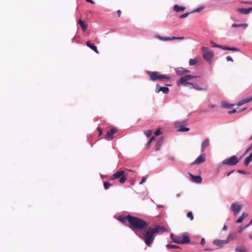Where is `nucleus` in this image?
<instances>
[{"label":"nucleus","instance_id":"f257e3e1","mask_svg":"<svg viewBox=\"0 0 252 252\" xmlns=\"http://www.w3.org/2000/svg\"><path fill=\"white\" fill-rule=\"evenodd\" d=\"M165 228L160 225H156L154 227H149L146 230H143L139 235V237L142 239L145 243L150 246L154 240V235L160 232H163Z\"/></svg>","mask_w":252,"mask_h":252},{"label":"nucleus","instance_id":"f03ea898","mask_svg":"<svg viewBox=\"0 0 252 252\" xmlns=\"http://www.w3.org/2000/svg\"><path fill=\"white\" fill-rule=\"evenodd\" d=\"M148 225V223L139 218L132 216L129 217L128 226L135 233H137L138 230L147 227Z\"/></svg>","mask_w":252,"mask_h":252},{"label":"nucleus","instance_id":"7ed1b4c3","mask_svg":"<svg viewBox=\"0 0 252 252\" xmlns=\"http://www.w3.org/2000/svg\"><path fill=\"white\" fill-rule=\"evenodd\" d=\"M197 77L196 76H193L191 75H186L184 76L181 77L180 80H177L176 82L177 85L178 86H181L182 85L186 86L187 85H191V88H193L198 91H205L206 90V88H202L199 87L196 84H192L191 83H189L188 81L191 80V79Z\"/></svg>","mask_w":252,"mask_h":252},{"label":"nucleus","instance_id":"20e7f679","mask_svg":"<svg viewBox=\"0 0 252 252\" xmlns=\"http://www.w3.org/2000/svg\"><path fill=\"white\" fill-rule=\"evenodd\" d=\"M128 174L125 170L120 169L116 172L111 178V180H114L119 179V182L121 184L124 183L127 179Z\"/></svg>","mask_w":252,"mask_h":252},{"label":"nucleus","instance_id":"39448f33","mask_svg":"<svg viewBox=\"0 0 252 252\" xmlns=\"http://www.w3.org/2000/svg\"><path fill=\"white\" fill-rule=\"evenodd\" d=\"M147 73L150 76L151 80L153 81L159 80L160 81H167L171 79V77L165 75L160 74L156 71H148Z\"/></svg>","mask_w":252,"mask_h":252},{"label":"nucleus","instance_id":"423d86ee","mask_svg":"<svg viewBox=\"0 0 252 252\" xmlns=\"http://www.w3.org/2000/svg\"><path fill=\"white\" fill-rule=\"evenodd\" d=\"M239 162V159L236 156H232L229 158L224 159L222 161L223 165L234 166L236 165Z\"/></svg>","mask_w":252,"mask_h":252},{"label":"nucleus","instance_id":"0eeeda50","mask_svg":"<svg viewBox=\"0 0 252 252\" xmlns=\"http://www.w3.org/2000/svg\"><path fill=\"white\" fill-rule=\"evenodd\" d=\"M203 58L209 63H211V59L213 56V52L212 50H209L207 47H202Z\"/></svg>","mask_w":252,"mask_h":252},{"label":"nucleus","instance_id":"6e6552de","mask_svg":"<svg viewBox=\"0 0 252 252\" xmlns=\"http://www.w3.org/2000/svg\"><path fill=\"white\" fill-rule=\"evenodd\" d=\"M155 37L160 39L161 40L163 41H167V40H172L175 39H183L184 37H175V36H171V37H162L159 35L156 34L155 35Z\"/></svg>","mask_w":252,"mask_h":252},{"label":"nucleus","instance_id":"1a4fd4ad","mask_svg":"<svg viewBox=\"0 0 252 252\" xmlns=\"http://www.w3.org/2000/svg\"><path fill=\"white\" fill-rule=\"evenodd\" d=\"M252 151V152L250 154V155L249 156V157H248L244 161V165L245 166H248L249 164V163L251 161V160H252V144H251V145L247 149V150H246L244 154H247L249 151Z\"/></svg>","mask_w":252,"mask_h":252},{"label":"nucleus","instance_id":"9d476101","mask_svg":"<svg viewBox=\"0 0 252 252\" xmlns=\"http://www.w3.org/2000/svg\"><path fill=\"white\" fill-rule=\"evenodd\" d=\"M242 206L237 203H233L230 206V209L233 211V214H238L242 209Z\"/></svg>","mask_w":252,"mask_h":252},{"label":"nucleus","instance_id":"9b49d317","mask_svg":"<svg viewBox=\"0 0 252 252\" xmlns=\"http://www.w3.org/2000/svg\"><path fill=\"white\" fill-rule=\"evenodd\" d=\"M155 91L157 93H158L159 92H162L163 93L166 94H167L169 89L168 87H160L158 84H157L156 86Z\"/></svg>","mask_w":252,"mask_h":252},{"label":"nucleus","instance_id":"f8f14e48","mask_svg":"<svg viewBox=\"0 0 252 252\" xmlns=\"http://www.w3.org/2000/svg\"><path fill=\"white\" fill-rule=\"evenodd\" d=\"M175 127L179 132H186L189 130V128L183 127L181 123L178 122L175 124Z\"/></svg>","mask_w":252,"mask_h":252},{"label":"nucleus","instance_id":"ddd939ff","mask_svg":"<svg viewBox=\"0 0 252 252\" xmlns=\"http://www.w3.org/2000/svg\"><path fill=\"white\" fill-rule=\"evenodd\" d=\"M117 131V129L115 127H112L109 131H108L105 135V138L107 139L111 140L113 138V134Z\"/></svg>","mask_w":252,"mask_h":252},{"label":"nucleus","instance_id":"4468645a","mask_svg":"<svg viewBox=\"0 0 252 252\" xmlns=\"http://www.w3.org/2000/svg\"><path fill=\"white\" fill-rule=\"evenodd\" d=\"M205 161V154L204 153L200 155L192 163V164H199Z\"/></svg>","mask_w":252,"mask_h":252},{"label":"nucleus","instance_id":"2eb2a0df","mask_svg":"<svg viewBox=\"0 0 252 252\" xmlns=\"http://www.w3.org/2000/svg\"><path fill=\"white\" fill-rule=\"evenodd\" d=\"M227 243H228V240H226V239L223 240L217 239V240H215L213 241V244L214 245L218 246L220 247H223V246L227 244Z\"/></svg>","mask_w":252,"mask_h":252},{"label":"nucleus","instance_id":"dca6fc26","mask_svg":"<svg viewBox=\"0 0 252 252\" xmlns=\"http://www.w3.org/2000/svg\"><path fill=\"white\" fill-rule=\"evenodd\" d=\"M189 175L190 177L191 180L194 183H200L202 181V178L200 176H194L191 173H189Z\"/></svg>","mask_w":252,"mask_h":252},{"label":"nucleus","instance_id":"f3484780","mask_svg":"<svg viewBox=\"0 0 252 252\" xmlns=\"http://www.w3.org/2000/svg\"><path fill=\"white\" fill-rule=\"evenodd\" d=\"M252 10V7L249 8H238L237 10L238 12L244 15H247L249 14Z\"/></svg>","mask_w":252,"mask_h":252},{"label":"nucleus","instance_id":"a211bd4d","mask_svg":"<svg viewBox=\"0 0 252 252\" xmlns=\"http://www.w3.org/2000/svg\"><path fill=\"white\" fill-rule=\"evenodd\" d=\"M210 145V140L209 139H206L201 144V152H203L205 149Z\"/></svg>","mask_w":252,"mask_h":252},{"label":"nucleus","instance_id":"6ab92c4d","mask_svg":"<svg viewBox=\"0 0 252 252\" xmlns=\"http://www.w3.org/2000/svg\"><path fill=\"white\" fill-rule=\"evenodd\" d=\"M77 23L80 26L83 32H85L87 28H88V25L87 24L85 23L84 21L81 20V19H79Z\"/></svg>","mask_w":252,"mask_h":252},{"label":"nucleus","instance_id":"aec40b11","mask_svg":"<svg viewBox=\"0 0 252 252\" xmlns=\"http://www.w3.org/2000/svg\"><path fill=\"white\" fill-rule=\"evenodd\" d=\"M170 236L174 242L177 244H181V237L175 235L173 234H171Z\"/></svg>","mask_w":252,"mask_h":252},{"label":"nucleus","instance_id":"412c9836","mask_svg":"<svg viewBox=\"0 0 252 252\" xmlns=\"http://www.w3.org/2000/svg\"><path fill=\"white\" fill-rule=\"evenodd\" d=\"M163 142V138H160L158 139L156 143V151H158L160 149V147H161Z\"/></svg>","mask_w":252,"mask_h":252},{"label":"nucleus","instance_id":"4be33fe9","mask_svg":"<svg viewBox=\"0 0 252 252\" xmlns=\"http://www.w3.org/2000/svg\"><path fill=\"white\" fill-rule=\"evenodd\" d=\"M86 45L88 47H90L93 51H94L96 53H98V51L96 47L93 44H92L90 41H88L86 42Z\"/></svg>","mask_w":252,"mask_h":252},{"label":"nucleus","instance_id":"5701e85b","mask_svg":"<svg viewBox=\"0 0 252 252\" xmlns=\"http://www.w3.org/2000/svg\"><path fill=\"white\" fill-rule=\"evenodd\" d=\"M131 216L130 215H127V216H119L118 218V220L121 221L123 223H125L127 220L128 221V222L129 223V217Z\"/></svg>","mask_w":252,"mask_h":252},{"label":"nucleus","instance_id":"b1692460","mask_svg":"<svg viewBox=\"0 0 252 252\" xmlns=\"http://www.w3.org/2000/svg\"><path fill=\"white\" fill-rule=\"evenodd\" d=\"M181 244H187L189 242L190 239L188 236L183 235L181 237Z\"/></svg>","mask_w":252,"mask_h":252},{"label":"nucleus","instance_id":"393cba45","mask_svg":"<svg viewBox=\"0 0 252 252\" xmlns=\"http://www.w3.org/2000/svg\"><path fill=\"white\" fill-rule=\"evenodd\" d=\"M237 238V234L236 233H230L228 236L226 240H228V242L231 240H235Z\"/></svg>","mask_w":252,"mask_h":252},{"label":"nucleus","instance_id":"a878e982","mask_svg":"<svg viewBox=\"0 0 252 252\" xmlns=\"http://www.w3.org/2000/svg\"><path fill=\"white\" fill-rule=\"evenodd\" d=\"M185 9V7L184 6H180L178 5H175L173 7V10L175 12H181V11H184Z\"/></svg>","mask_w":252,"mask_h":252},{"label":"nucleus","instance_id":"bb28decb","mask_svg":"<svg viewBox=\"0 0 252 252\" xmlns=\"http://www.w3.org/2000/svg\"><path fill=\"white\" fill-rule=\"evenodd\" d=\"M199 61V58H196L194 59H190L189 61V64L190 65H196Z\"/></svg>","mask_w":252,"mask_h":252},{"label":"nucleus","instance_id":"cd10ccee","mask_svg":"<svg viewBox=\"0 0 252 252\" xmlns=\"http://www.w3.org/2000/svg\"><path fill=\"white\" fill-rule=\"evenodd\" d=\"M232 27L233 28H239V27H241V28H243V29H246L248 27V25L247 24H245V23L239 24H233L232 25Z\"/></svg>","mask_w":252,"mask_h":252},{"label":"nucleus","instance_id":"c85d7f7f","mask_svg":"<svg viewBox=\"0 0 252 252\" xmlns=\"http://www.w3.org/2000/svg\"><path fill=\"white\" fill-rule=\"evenodd\" d=\"M175 72L178 75H183L184 74V68L178 67L175 69Z\"/></svg>","mask_w":252,"mask_h":252},{"label":"nucleus","instance_id":"c756f323","mask_svg":"<svg viewBox=\"0 0 252 252\" xmlns=\"http://www.w3.org/2000/svg\"><path fill=\"white\" fill-rule=\"evenodd\" d=\"M248 215L246 213H243L242 215L236 220V222L241 223L243 220L248 216Z\"/></svg>","mask_w":252,"mask_h":252},{"label":"nucleus","instance_id":"7c9ffc66","mask_svg":"<svg viewBox=\"0 0 252 252\" xmlns=\"http://www.w3.org/2000/svg\"><path fill=\"white\" fill-rule=\"evenodd\" d=\"M223 49L225 50L233 51H238L239 50L235 47H231L229 46H223Z\"/></svg>","mask_w":252,"mask_h":252},{"label":"nucleus","instance_id":"2f4dec72","mask_svg":"<svg viewBox=\"0 0 252 252\" xmlns=\"http://www.w3.org/2000/svg\"><path fill=\"white\" fill-rule=\"evenodd\" d=\"M236 252H246V249L243 246L238 247L236 248Z\"/></svg>","mask_w":252,"mask_h":252},{"label":"nucleus","instance_id":"473e14b6","mask_svg":"<svg viewBox=\"0 0 252 252\" xmlns=\"http://www.w3.org/2000/svg\"><path fill=\"white\" fill-rule=\"evenodd\" d=\"M197 11V10H193L190 12H188V13H186L185 14H183L181 15L180 16L179 18L180 19H183V18H186L187 17H188L190 13H193V12H196Z\"/></svg>","mask_w":252,"mask_h":252},{"label":"nucleus","instance_id":"72a5a7b5","mask_svg":"<svg viewBox=\"0 0 252 252\" xmlns=\"http://www.w3.org/2000/svg\"><path fill=\"white\" fill-rule=\"evenodd\" d=\"M166 247L168 249H180V247L178 246L174 245H171V244H168L166 245Z\"/></svg>","mask_w":252,"mask_h":252},{"label":"nucleus","instance_id":"f704fd0d","mask_svg":"<svg viewBox=\"0 0 252 252\" xmlns=\"http://www.w3.org/2000/svg\"><path fill=\"white\" fill-rule=\"evenodd\" d=\"M144 134L146 135L147 137H149L151 136L152 133V130H147L144 131Z\"/></svg>","mask_w":252,"mask_h":252},{"label":"nucleus","instance_id":"c9c22d12","mask_svg":"<svg viewBox=\"0 0 252 252\" xmlns=\"http://www.w3.org/2000/svg\"><path fill=\"white\" fill-rule=\"evenodd\" d=\"M187 217L189 218L191 220H192L194 219L192 212H189L187 214Z\"/></svg>","mask_w":252,"mask_h":252},{"label":"nucleus","instance_id":"e433bc0d","mask_svg":"<svg viewBox=\"0 0 252 252\" xmlns=\"http://www.w3.org/2000/svg\"><path fill=\"white\" fill-rule=\"evenodd\" d=\"M111 184L108 182H105L103 183L104 188L105 189H108L111 186Z\"/></svg>","mask_w":252,"mask_h":252},{"label":"nucleus","instance_id":"4c0bfd02","mask_svg":"<svg viewBox=\"0 0 252 252\" xmlns=\"http://www.w3.org/2000/svg\"><path fill=\"white\" fill-rule=\"evenodd\" d=\"M243 100H244L245 104L246 103L250 102V101H251L252 100V97L251 96L249 97L245 98L243 99Z\"/></svg>","mask_w":252,"mask_h":252},{"label":"nucleus","instance_id":"58836bf2","mask_svg":"<svg viewBox=\"0 0 252 252\" xmlns=\"http://www.w3.org/2000/svg\"><path fill=\"white\" fill-rule=\"evenodd\" d=\"M147 179V176H145L143 177L141 180V181L140 182V184L142 185L143 183H144L146 182Z\"/></svg>","mask_w":252,"mask_h":252},{"label":"nucleus","instance_id":"ea45409f","mask_svg":"<svg viewBox=\"0 0 252 252\" xmlns=\"http://www.w3.org/2000/svg\"><path fill=\"white\" fill-rule=\"evenodd\" d=\"M160 134H161V132L160 129H159V128L157 129L155 132V135L156 136H158V135H160Z\"/></svg>","mask_w":252,"mask_h":252},{"label":"nucleus","instance_id":"a19ab883","mask_svg":"<svg viewBox=\"0 0 252 252\" xmlns=\"http://www.w3.org/2000/svg\"><path fill=\"white\" fill-rule=\"evenodd\" d=\"M222 106L224 108H229L231 106L230 105L226 104L225 102H222Z\"/></svg>","mask_w":252,"mask_h":252},{"label":"nucleus","instance_id":"79ce46f5","mask_svg":"<svg viewBox=\"0 0 252 252\" xmlns=\"http://www.w3.org/2000/svg\"><path fill=\"white\" fill-rule=\"evenodd\" d=\"M245 103L244 102V100L243 99H242V100L239 101L237 103V105L238 106H241V105H243V104H244Z\"/></svg>","mask_w":252,"mask_h":252},{"label":"nucleus","instance_id":"37998d69","mask_svg":"<svg viewBox=\"0 0 252 252\" xmlns=\"http://www.w3.org/2000/svg\"><path fill=\"white\" fill-rule=\"evenodd\" d=\"M210 44L212 47H216L217 45V44H216L215 43L212 41L210 42Z\"/></svg>","mask_w":252,"mask_h":252},{"label":"nucleus","instance_id":"c03bdc74","mask_svg":"<svg viewBox=\"0 0 252 252\" xmlns=\"http://www.w3.org/2000/svg\"><path fill=\"white\" fill-rule=\"evenodd\" d=\"M226 60L228 62H229V61L233 62V59H232V58L230 56H227L226 57Z\"/></svg>","mask_w":252,"mask_h":252},{"label":"nucleus","instance_id":"a18cd8bd","mask_svg":"<svg viewBox=\"0 0 252 252\" xmlns=\"http://www.w3.org/2000/svg\"><path fill=\"white\" fill-rule=\"evenodd\" d=\"M97 130L99 132V135H102V129L100 127H97Z\"/></svg>","mask_w":252,"mask_h":252},{"label":"nucleus","instance_id":"49530a36","mask_svg":"<svg viewBox=\"0 0 252 252\" xmlns=\"http://www.w3.org/2000/svg\"><path fill=\"white\" fill-rule=\"evenodd\" d=\"M235 112H236V110L235 109H233L231 111H229L228 112V113L230 114L234 113Z\"/></svg>","mask_w":252,"mask_h":252},{"label":"nucleus","instance_id":"de8ad7c7","mask_svg":"<svg viewBox=\"0 0 252 252\" xmlns=\"http://www.w3.org/2000/svg\"><path fill=\"white\" fill-rule=\"evenodd\" d=\"M252 224V219L251 220L250 222L247 225L244 226V228H246V227H248L249 226H250Z\"/></svg>","mask_w":252,"mask_h":252},{"label":"nucleus","instance_id":"09e8293b","mask_svg":"<svg viewBox=\"0 0 252 252\" xmlns=\"http://www.w3.org/2000/svg\"><path fill=\"white\" fill-rule=\"evenodd\" d=\"M205 244V240L204 238H202L201 240L200 244L202 245H204Z\"/></svg>","mask_w":252,"mask_h":252},{"label":"nucleus","instance_id":"8fccbe9b","mask_svg":"<svg viewBox=\"0 0 252 252\" xmlns=\"http://www.w3.org/2000/svg\"><path fill=\"white\" fill-rule=\"evenodd\" d=\"M117 13L118 14V16L120 17L121 16V11L120 10H118L117 11Z\"/></svg>","mask_w":252,"mask_h":252},{"label":"nucleus","instance_id":"3c124183","mask_svg":"<svg viewBox=\"0 0 252 252\" xmlns=\"http://www.w3.org/2000/svg\"><path fill=\"white\" fill-rule=\"evenodd\" d=\"M151 141H150V140L147 142V144H146V146L148 148H149L151 145Z\"/></svg>","mask_w":252,"mask_h":252},{"label":"nucleus","instance_id":"603ef678","mask_svg":"<svg viewBox=\"0 0 252 252\" xmlns=\"http://www.w3.org/2000/svg\"><path fill=\"white\" fill-rule=\"evenodd\" d=\"M227 226H226V225H224L223 226V228H222V230H223V231H226V230H227Z\"/></svg>","mask_w":252,"mask_h":252},{"label":"nucleus","instance_id":"864d4df0","mask_svg":"<svg viewBox=\"0 0 252 252\" xmlns=\"http://www.w3.org/2000/svg\"><path fill=\"white\" fill-rule=\"evenodd\" d=\"M244 228H245L244 227ZM243 229V228L242 226H240V227H239V231H238V232H239V233H241V231H242Z\"/></svg>","mask_w":252,"mask_h":252},{"label":"nucleus","instance_id":"5fc2aeb1","mask_svg":"<svg viewBox=\"0 0 252 252\" xmlns=\"http://www.w3.org/2000/svg\"><path fill=\"white\" fill-rule=\"evenodd\" d=\"M190 72V70L184 69V74Z\"/></svg>","mask_w":252,"mask_h":252},{"label":"nucleus","instance_id":"6e6d98bb","mask_svg":"<svg viewBox=\"0 0 252 252\" xmlns=\"http://www.w3.org/2000/svg\"><path fill=\"white\" fill-rule=\"evenodd\" d=\"M223 46L217 45L216 47H218V48H221V49H223Z\"/></svg>","mask_w":252,"mask_h":252},{"label":"nucleus","instance_id":"4d7b16f0","mask_svg":"<svg viewBox=\"0 0 252 252\" xmlns=\"http://www.w3.org/2000/svg\"><path fill=\"white\" fill-rule=\"evenodd\" d=\"M223 46L217 45L216 47H218V48H221V49H223Z\"/></svg>","mask_w":252,"mask_h":252},{"label":"nucleus","instance_id":"13d9d810","mask_svg":"<svg viewBox=\"0 0 252 252\" xmlns=\"http://www.w3.org/2000/svg\"><path fill=\"white\" fill-rule=\"evenodd\" d=\"M155 137H154V136H152V137L150 138V141H151V142H152L153 140H155Z\"/></svg>","mask_w":252,"mask_h":252},{"label":"nucleus","instance_id":"bf43d9fd","mask_svg":"<svg viewBox=\"0 0 252 252\" xmlns=\"http://www.w3.org/2000/svg\"><path fill=\"white\" fill-rule=\"evenodd\" d=\"M87 2H91L92 3H94V1L92 0H86Z\"/></svg>","mask_w":252,"mask_h":252},{"label":"nucleus","instance_id":"052dcab7","mask_svg":"<svg viewBox=\"0 0 252 252\" xmlns=\"http://www.w3.org/2000/svg\"><path fill=\"white\" fill-rule=\"evenodd\" d=\"M169 159L172 160V161H174L175 160V158L173 157H170L169 158Z\"/></svg>","mask_w":252,"mask_h":252},{"label":"nucleus","instance_id":"680f3d73","mask_svg":"<svg viewBox=\"0 0 252 252\" xmlns=\"http://www.w3.org/2000/svg\"><path fill=\"white\" fill-rule=\"evenodd\" d=\"M163 206L162 205H158L157 208H163Z\"/></svg>","mask_w":252,"mask_h":252},{"label":"nucleus","instance_id":"e2e57ef3","mask_svg":"<svg viewBox=\"0 0 252 252\" xmlns=\"http://www.w3.org/2000/svg\"><path fill=\"white\" fill-rule=\"evenodd\" d=\"M233 172V170L228 172L227 174V176H229L232 172Z\"/></svg>","mask_w":252,"mask_h":252},{"label":"nucleus","instance_id":"0e129e2a","mask_svg":"<svg viewBox=\"0 0 252 252\" xmlns=\"http://www.w3.org/2000/svg\"><path fill=\"white\" fill-rule=\"evenodd\" d=\"M243 3L251 4V3H252V2H251V1H246V2H243Z\"/></svg>","mask_w":252,"mask_h":252},{"label":"nucleus","instance_id":"69168bd1","mask_svg":"<svg viewBox=\"0 0 252 252\" xmlns=\"http://www.w3.org/2000/svg\"><path fill=\"white\" fill-rule=\"evenodd\" d=\"M239 172L242 173V174H245V172L244 171H239Z\"/></svg>","mask_w":252,"mask_h":252},{"label":"nucleus","instance_id":"338daca9","mask_svg":"<svg viewBox=\"0 0 252 252\" xmlns=\"http://www.w3.org/2000/svg\"><path fill=\"white\" fill-rule=\"evenodd\" d=\"M249 236V238H250L251 240H252V235L250 234Z\"/></svg>","mask_w":252,"mask_h":252},{"label":"nucleus","instance_id":"774afa93","mask_svg":"<svg viewBox=\"0 0 252 252\" xmlns=\"http://www.w3.org/2000/svg\"><path fill=\"white\" fill-rule=\"evenodd\" d=\"M214 106H215L214 105H211V106H210V107H211V108H214Z\"/></svg>","mask_w":252,"mask_h":252}]
</instances>
